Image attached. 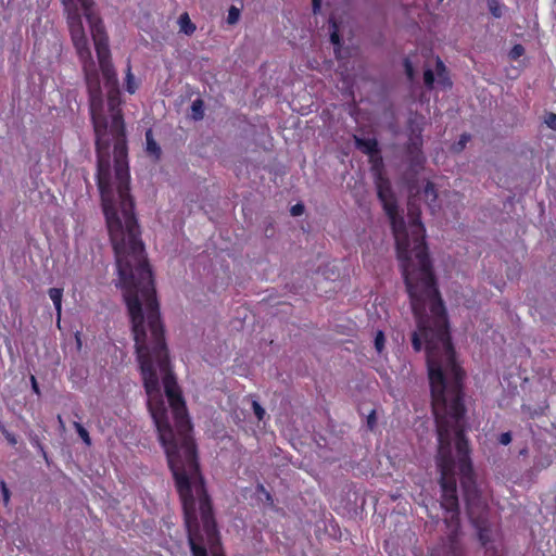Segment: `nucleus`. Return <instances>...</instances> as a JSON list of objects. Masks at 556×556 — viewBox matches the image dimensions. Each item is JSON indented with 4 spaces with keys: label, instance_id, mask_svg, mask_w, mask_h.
<instances>
[{
    "label": "nucleus",
    "instance_id": "4c0bfd02",
    "mask_svg": "<svg viewBox=\"0 0 556 556\" xmlns=\"http://www.w3.org/2000/svg\"><path fill=\"white\" fill-rule=\"evenodd\" d=\"M30 380H31V388H33L34 392L37 394H40L39 386H38L36 378L34 376H31Z\"/></svg>",
    "mask_w": 556,
    "mask_h": 556
},
{
    "label": "nucleus",
    "instance_id": "f704fd0d",
    "mask_svg": "<svg viewBox=\"0 0 556 556\" xmlns=\"http://www.w3.org/2000/svg\"><path fill=\"white\" fill-rule=\"evenodd\" d=\"M445 71H446L445 65L443 64V62L440 59H438L437 60V73L440 78H443V74L445 73Z\"/></svg>",
    "mask_w": 556,
    "mask_h": 556
},
{
    "label": "nucleus",
    "instance_id": "1a4fd4ad",
    "mask_svg": "<svg viewBox=\"0 0 556 556\" xmlns=\"http://www.w3.org/2000/svg\"><path fill=\"white\" fill-rule=\"evenodd\" d=\"M96 52L99 61V65L105 80V88L118 86V79L116 72L111 62V52L109 49L108 36L93 40Z\"/></svg>",
    "mask_w": 556,
    "mask_h": 556
},
{
    "label": "nucleus",
    "instance_id": "2eb2a0df",
    "mask_svg": "<svg viewBox=\"0 0 556 556\" xmlns=\"http://www.w3.org/2000/svg\"><path fill=\"white\" fill-rule=\"evenodd\" d=\"M70 29L72 41L79 40L80 38L86 37L81 21L78 16L72 20L70 24Z\"/></svg>",
    "mask_w": 556,
    "mask_h": 556
},
{
    "label": "nucleus",
    "instance_id": "f3484780",
    "mask_svg": "<svg viewBox=\"0 0 556 556\" xmlns=\"http://www.w3.org/2000/svg\"><path fill=\"white\" fill-rule=\"evenodd\" d=\"M178 23L180 25V30L186 35H191L194 33L195 25L191 22L187 13H184L179 16Z\"/></svg>",
    "mask_w": 556,
    "mask_h": 556
},
{
    "label": "nucleus",
    "instance_id": "412c9836",
    "mask_svg": "<svg viewBox=\"0 0 556 556\" xmlns=\"http://www.w3.org/2000/svg\"><path fill=\"white\" fill-rule=\"evenodd\" d=\"M256 492L258 494H262L264 496V502H266L268 505H274V498L273 495L265 489V486L261 483L256 486ZM263 501V498H261Z\"/></svg>",
    "mask_w": 556,
    "mask_h": 556
},
{
    "label": "nucleus",
    "instance_id": "473e14b6",
    "mask_svg": "<svg viewBox=\"0 0 556 556\" xmlns=\"http://www.w3.org/2000/svg\"><path fill=\"white\" fill-rule=\"evenodd\" d=\"M73 43H74V47L76 48V50H81V49L88 48L87 37L80 38L79 40H75V41H73Z\"/></svg>",
    "mask_w": 556,
    "mask_h": 556
},
{
    "label": "nucleus",
    "instance_id": "20e7f679",
    "mask_svg": "<svg viewBox=\"0 0 556 556\" xmlns=\"http://www.w3.org/2000/svg\"><path fill=\"white\" fill-rule=\"evenodd\" d=\"M85 81L88 89L90 113L96 134L97 150V185L100 191L102 208L106 225L121 232L122 220L117 216L115 193L112 186L110 134L108 118L103 115V96L99 73L96 67L89 68L87 62L84 66Z\"/></svg>",
    "mask_w": 556,
    "mask_h": 556
},
{
    "label": "nucleus",
    "instance_id": "5701e85b",
    "mask_svg": "<svg viewBox=\"0 0 556 556\" xmlns=\"http://www.w3.org/2000/svg\"><path fill=\"white\" fill-rule=\"evenodd\" d=\"M424 84L427 88L431 89L434 84V73L431 68L424 72Z\"/></svg>",
    "mask_w": 556,
    "mask_h": 556
},
{
    "label": "nucleus",
    "instance_id": "a19ab883",
    "mask_svg": "<svg viewBox=\"0 0 556 556\" xmlns=\"http://www.w3.org/2000/svg\"><path fill=\"white\" fill-rule=\"evenodd\" d=\"M405 70H406V74H407L408 76H412V75H413V68H412V65H410V63H409V61H408V60H406V61H405Z\"/></svg>",
    "mask_w": 556,
    "mask_h": 556
},
{
    "label": "nucleus",
    "instance_id": "bb28decb",
    "mask_svg": "<svg viewBox=\"0 0 556 556\" xmlns=\"http://www.w3.org/2000/svg\"><path fill=\"white\" fill-rule=\"evenodd\" d=\"M253 412L258 420H262L265 416V409L261 406V404L256 401L252 403Z\"/></svg>",
    "mask_w": 556,
    "mask_h": 556
},
{
    "label": "nucleus",
    "instance_id": "f257e3e1",
    "mask_svg": "<svg viewBox=\"0 0 556 556\" xmlns=\"http://www.w3.org/2000/svg\"><path fill=\"white\" fill-rule=\"evenodd\" d=\"M108 104L111 124H108L110 143L114 141V180L117 216L122 220L121 232L108 226L115 252L118 283L129 316H160V305L152 270L148 263L140 229L134 212L135 200L130 194V175L127 161V140L121 103L119 85L108 87Z\"/></svg>",
    "mask_w": 556,
    "mask_h": 556
},
{
    "label": "nucleus",
    "instance_id": "0eeeda50",
    "mask_svg": "<svg viewBox=\"0 0 556 556\" xmlns=\"http://www.w3.org/2000/svg\"><path fill=\"white\" fill-rule=\"evenodd\" d=\"M375 186L378 199L391 222L396 250L401 255H405L409 236L404 218L399 214L397 200L392 189L391 181L381 173H377L375 175Z\"/></svg>",
    "mask_w": 556,
    "mask_h": 556
},
{
    "label": "nucleus",
    "instance_id": "72a5a7b5",
    "mask_svg": "<svg viewBox=\"0 0 556 556\" xmlns=\"http://www.w3.org/2000/svg\"><path fill=\"white\" fill-rule=\"evenodd\" d=\"M330 41L334 46H338V47L341 46V38L337 30H334L330 34Z\"/></svg>",
    "mask_w": 556,
    "mask_h": 556
},
{
    "label": "nucleus",
    "instance_id": "79ce46f5",
    "mask_svg": "<svg viewBox=\"0 0 556 556\" xmlns=\"http://www.w3.org/2000/svg\"><path fill=\"white\" fill-rule=\"evenodd\" d=\"M42 457L45 458V460L47 462V464H49V458H48V454L47 452L45 451L43 446L41 448H39Z\"/></svg>",
    "mask_w": 556,
    "mask_h": 556
},
{
    "label": "nucleus",
    "instance_id": "a878e982",
    "mask_svg": "<svg viewBox=\"0 0 556 556\" xmlns=\"http://www.w3.org/2000/svg\"><path fill=\"white\" fill-rule=\"evenodd\" d=\"M386 338L382 331H378L375 337V348L378 353H381L384 348Z\"/></svg>",
    "mask_w": 556,
    "mask_h": 556
},
{
    "label": "nucleus",
    "instance_id": "f03ea898",
    "mask_svg": "<svg viewBox=\"0 0 556 556\" xmlns=\"http://www.w3.org/2000/svg\"><path fill=\"white\" fill-rule=\"evenodd\" d=\"M435 299L442 305V312L434 307V296L424 299L420 305L413 303L410 291L406 288L410 306L417 323L412 332V345L415 352L422 350L426 343V359L430 382L431 405L435 419L438 443L455 439L469 428L464 404L465 370L456 361V353L450 333L446 308L433 276Z\"/></svg>",
    "mask_w": 556,
    "mask_h": 556
},
{
    "label": "nucleus",
    "instance_id": "b1692460",
    "mask_svg": "<svg viewBox=\"0 0 556 556\" xmlns=\"http://www.w3.org/2000/svg\"><path fill=\"white\" fill-rule=\"evenodd\" d=\"M126 88L129 93H134L136 91V87L134 85V75L131 74L130 65L127 66L126 74Z\"/></svg>",
    "mask_w": 556,
    "mask_h": 556
},
{
    "label": "nucleus",
    "instance_id": "f8f14e48",
    "mask_svg": "<svg viewBox=\"0 0 556 556\" xmlns=\"http://www.w3.org/2000/svg\"><path fill=\"white\" fill-rule=\"evenodd\" d=\"M425 201L429 205L431 210H434L437 207V199H438V190L435 188V185L431 181H427L426 186L422 190Z\"/></svg>",
    "mask_w": 556,
    "mask_h": 556
},
{
    "label": "nucleus",
    "instance_id": "c756f323",
    "mask_svg": "<svg viewBox=\"0 0 556 556\" xmlns=\"http://www.w3.org/2000/svg\"><path fill=\"white\" fill-rule=\"evenodd\" d=\"M1 492H2V496H3V502L4 504L7 505L10 501V490L8 489L7 484L4 481H1Z\"/></svg>",
    "mask_w": 556,
    "mask_h": 556
},
{
    "label": "nucleus",
    "instance_id": "6e6552de",
    "mask_svg": "<svg viewBox=\"0 0 556 556\" xmlns=\"http://www.w3.org/2000/svg\"><path fill=\"white\" fill-rule=\"evenodd\" d=\"M409 131V138L405 147L406 157L409 162L406 176L408 180H413L424 167L426 156L422 152V128L410 119Z\"/></svg>",
    "mask_w": 556,
    "mask_h": 556
},
{
    "label": "nucleus",
    "instance_id": "37998d69",
    "mask_svg": "<svg viewBox=\"0 0 556 556\" xmlns=\"http://www.w3.org/2000/svg\"><path fill=\"white\" fill-rule=\"evenodd\" d=\"M265 233H266L267 237L273 235V232H270V229H268V228L265 230Z\"/></svg>",
    "mask_w": 556,
    "mask_h": 556
},
{
    "label": "nucleus",
    "instance_id": "9d476101",
    "mask_svg": "<svg viewBox=\"0 0 556 556\" xmlns=\"http://www.w3.org/2000/svg\"><path fill=\"white\" fill-rule=\"evenodd\" d=\"M80 2L84 9L85 16L90 25L91 36L93 40L106 37L104 25L101 18L92 11V7L94 4L93 0H80Z\"/></svg>",
    "mask_w": 556,
    "mask_h": 556
},
{
    "label": "nucleus",
    "instance_id": "423d86ee",
    "mask_svg": "<svg viewBox=\"0 0 556 556\" xmlns=\"http://www.w3.org/2000/svg\"><path fill=\"white\" fill-rule=\"evenodd\" d=\"M453 465L451 458L443 460L439 483L442 491L441 506L445 510V525L448 530L446 542L443 544V556H465L459 542L462 530L460 505L456 481L451 477Z\"/></svg>",
    "mask_w": 556,
    "mask_h": 556
},
{
    "label": "nucleus",
    "instance_id": "c85d7f7f",
    "mask_svg": "<svg viewBox=\"0 0 556 556\" xmlns=\"http://www.w3.org/2000/svg\"><path fill=\"white\" fill-rule=\"evenodd\" d=\"M545 123L549 128L556 130V114L549 113L545 119Z\"/></svg>",
    "mask_w": 556,
    "mask_h": 556
},
{
    "label": "nucleus",
    "instance_id": "cd10ccee",
    "mask_svg": "<svg viewBox=\"0 0 556 556\" xmlns=\"http://www.w3.org/2000/svg\"><path fill=\"white\" fill-rule=\"evenodd\" d=\"M377 425V417H376V412L375 410H371L370 414L367 416V427L370 429V430H374V428L376 427Z\"/></svg>",
    "mask_w": 556,
    "mask_h": 556
},
{
    "label": "nucleus",
    "instance_id": "58836bf2",
    "mask_svg": "<svg viewBox=\"0 0 556 556\" xmlns=\"http://www.w3.org/2000/svg\"><path fill=\"white\" fill-rule=\"evenodd\" d=\"M313 12L316 14L320 10L321 0H312Z\"/></svg>",
    "mask_w": 556,
    "mask_h": 556
},
{
    "label": "nucleus",
    "instance_id": "c03bdc74",
    "mask_svg": "<svg viewBox=\"0 0 556 556\" xmlns=\"http://www.w3.org/2000/svg\"><path fill=\"white\" fill-rule=\"evenodd\" d=\"M58 419H59L60 424L63 426V421H62L61 416H58Z\"/></svg>",
    "mask_w": 556,
    "mask_h": 556
},
{
    "label": "nucleus",
    "instance_id": "ddd939ff",
    "mask_svg": "<svg viewBox=\"0 0 556 556\" xmlns=\"http://www.w3.org/2000/svg\"><path fill=\"white\" fill-rule=\"evenodd\" d=\"M146 141H147V152L150 155H153L156 160L160 159L162 150L157 142L153 138V134L151 129L146 131Z\"/></svg>",
    "mask_w": 556,
    "mask_h": 556
},
{
    "label": "nucleus",
    "instance_id": "ea45409f",
    "mask_svg": "<svg viewBox=\"0 0 556 556\" xmlns=\"http://www.w3.org/2000/svg\"><path fill=\"white\" fill-rule=\"evenodd\" d=\"M468 139H469V136H468V135H463V136L460 137V140H459V142L457 143V144H458V147H459V149H458V150L464 149V147H465V144H466V142H467V140H468Z\"/></svg>",
    "mask_w": 556,
    "mask_h": 556
},
{
    "label": "nucleus",
    "instance_id": "aec40b11",
    "mask_svg": "<svg viewBox=\"0 0 556 556\" xmlns=\"http://www.w3.org/2000/svg\"><path fill=\"white\" fill-rule=\"evenodd\" d=\"M488 7H489L491 14L494 17L500 18L502 16V9H501L498 0H488Z\"/></svg>",
    "mask_w": 556,
    "mask_h": 556
},
{
    "label": "nucleus",
    "instance_id": "39448f33",
    "mask_svg": "<svg viewBox=\"0 0 556 556\" xmlns=\"http://www.w3.org/2000/svg\"><path fill=\"white\" fill-rule=\"evenodd\" d=\"M408 216L410 218L409 241L405 255L396 250L400 267L406 288L410 291L413 303L419 307V299L434 296V307L442 312V305L433 288V268L430 261L427 244L425 241V227L420 220V207L412 199L407 203Z\"/></svg>",
    "mask_w": 556,
    "mask_h": 556
},
{
    "label": "nucleus",
    "instance_id": "a211bd4d",
    "mask_svg": "<svg viewBox=\"0 0 556 556\" xmlns=\"http://www.w3.org/2000/svg\"><path fill=\"white\" fill-rule=\"evenodd\" d=\"M77 53L84 63L87 62L89 68L94 67V62L91 59V52L89 48L77 50Z\"/></svg>",
    "mask_w": 556,
    "mask_h": 556
},
{
    "label": "nucleus",
    "instance_id": "9b49d317",
    "mask_svg": "<svg viewBox=\"0 0 556 556\" xmlns=\"http://www.w3.org/2000/svg\"><path fill=\"white\" fill-rule=\"evenodd\" d=\"M355 147L357 150L370 156L371 160L380 161V148L377 139L375 138H359L355 137Z\"/></svg>",
    "mask_w": 556,
    "mask_h": 556
},
{
    "label": "nucleus",
    "instance_id": "393cba45",
    "mask_svg": "<svg viewBox=\"0 0 556 556\" xmlns=\"http://www.w3.org/2000/svg\"><path fill=\"white\" fill-rule=\"evenodd\" d=\"M525 47L522 45H515L511 50L509 51V58L511 60H517L519 59L520 56H522L525 54Z\"/></svg>",
    "mask_w": 556,
    "mask_h": 556
},
{
    "label": "nucleus",
    "instance_id": "e433bc0d",
    "mask_svg": "<svg viewBox=\"0 0 556 556\" xmlns=\"http://www.w3.org/2000/svg\"><path fill=\"white\" fill-rule=\"evenodd\" d=\"M30 442L34 446H36L38 450L42 447V444L40 443L39 441V438L38 435L36 434H30Z\"/></svg>",
    "mask_w": 556,
    "mask_h": 556
},
{
    "label": "nucleus",
    "instance_id": "7c9ffc66",
    "mask_svg": "<svg viewBox=\"0 0 556 556\" xmlns=\"http://www.w3.org/2000/svg\"><path fill=\"white\" fill-rule=\"evenodd\" d=\"M290 212H291V215H292V216H300V215H302V214H303V212H304V205H303V204L298 203V204H295V205H293V206L291 207V211H290Z\"/></svg>",
    "mask_w": 556,
    "mask_h": 556
},
{
    "label": "nucleus",
    "instance_id": "2f4dec72",
    "mask_svg": "<svg viewBox=\"0 0 556 556\" xmlns=\"http://www.w3.org/2000/svg\"><path fill=\"white\" fill-rule=\"evenodd\" d=\"M498 442L503 445L509 444L511 442V433L503 432L498 438Z\"/></svg>",
    "mask_w": 556,
    "mask_h": 556
},
{
    "label": "nucleus",
    "instance_id": "6ab92c4d",
    "mask_svg": "<svg viewBox=\"0 0 556 556\" xmlns=\"http://www.w3.org/2000/svg\"><path fill=\"white\" fill-rule=\"evenodd\" d=\"M74 427L78 433V435L81 438V440L87 444V445H90L91 444V439L89 437V433L88 431L84 428L83 425H80L79 422H74Z\"/></svg>",
    "mask_w": 556,
    "mask_h": 556
},
{
    "label": "nucleus",
    "instance_id": "c9c22d12",
    "mask_svg": "<svg viewBox=\"0 0 556 556\" xmlns=\"http://www.w3.org/2000/svg\"><path fill=\"white\" fill-rule=\"evenodd\" d=\"M2 432L3 434L5 435V439L8 440V442L12 445H15L16 444V438L14 434L8 432L5 429H2Z\"/></svg>",
    "mask_w": 556,
    "mask_h": 556
},
{
    "label": "nucleus",
    "instance_id": "4be33fe9",
    "mask_svg": "<svg viewBox=\"0 0 556 556\" xmlns=\"http://www.w3.org/2000/svg\"><path fill=\"white\" fill-rule=\"evenodd\" d=\"M240 11L236 7L231 5L228 10L227 23L230 25L236 24L239 21Z\"/></svg>",
    "mask_w": 556,
    "mask_h": 556
},
{
    "label": "nucleus",
    "instance_id": "dca6fc26",
    "mask_svg": "<svg viewBox=\"0 0 556 556\" xmlns=\"http://www.w3.org/2000/svg\"><path fill=\"white\" fill-rule=\"evenodd\" d=\"M205 104L201 98L195 99L191 104V118L195 122L204 118Z\"/></svg>",
    "mask_w": 556,
    "mask_h": 556
},
{
    "label": "nucleus",
    "instance_id": "4468645a",
    "mask_svg": "<svg viewBox=\"0 0 556 556\" xmlns=\"http://www.w3.org/2000/svg\"><path fill=\"white\" fill-rule=\"evenodd\" d=\"M48 293H49V296H50V299L52 300V302L54 304V307H55V311H56V315H58V320L60 321L61 309H62L63 289H61V288H51V289H49Z\"/></svg>",
    "mask_w": 556,
    "mask_h": 556
},
{
    "label": "nucleus",
    "instance_id": "7ed1b4c3",
    "mask_svg": "<svg viewBox=\"0 0 556 556\" xmlns=\"http://www.w3.org/2000/svg\"><path fill=\"white\" fill-rule=\"evenodd\" d=\"M466 433L438 443L435 463L441 473L443 460L451 458V477L459 480L467 518L475 529L476 536L485 556H497L501 535L497 527L490 521V507L483 483L478 480L469 457Z\"/></svg>",
    "mask_w": 556,
    "mask_h": 556
}]
</instances>
